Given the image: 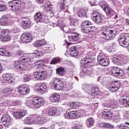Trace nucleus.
<instances>
[{
    "label": "nucleus",
    "mask_w": 129,
    "mask_h": 129,
    "mask_svg": "<svg viewBox=\"0 0 129 129\" xmlns=\"http://www.w3.org/2000/svg\"><path fill=\"white\" fill-rule=\"evenodd\" d=\"M13 89L11 88H6L3 90H0V96L1 97H6L9 96L11 93H12Z\"/></svg>",
    "instance_id": "b1692460"
},
{
    "label": "nucleus",
    "mask_w": 129,
    "mask_h": 129,
    "mask_svg": "<svg viewBox=\"0 0 129 129\" xmlns=\"http://www.w3.org/2000/svg\"><path fill=\"white\" fill-rule=\"evenodd\" d=\"M71 25L74 26V27H76V26H78V22H77V21H72L71 20Z\"/></svg>",
    "instance_id": "e2e57ef3"
},
{
    "label": "nucleus",
    "mask_w": 129,
    "mask_h": 129,
    "mask_svg": "<svg viewBox=\"0 0 129 129\" xmlns=\"http://www.w3.org/2000/svg\"><path fill=\"white\" fill-rule=\"evenodd\" d=\"M64 27L65 25L64 24H60L59 28H60L61 30L64 32Z\"/></svg>",
    "instance_id": "338daca9"
},
{
    "label": "nucleus",
    "mask_w": 129,
    "mask_h": 129,
    "mask_svg": "<svg viewBox=\"0 0 129 129\" xmlns=\"http://www.w3.org/2000/svg\"><path fill=\"white\" fill-rule=\"evenodd\" d=\"M21 60H22L23 62H33V58L31 57V54L21 56Z\"/></svg>",
    "instance_id": "2f4dec72"
},
{
    "label": "nucleus",
    "mask_w": 129,
    "mask_h": 129,
    "mask_svg": "<svg viewBox=\"0 0 129 129\" xmlns=\"http://www.w3.org/2000/svg\"><path fill=\"white\" fill-rule=\"evenodd\" d=\"M26 114V111H22L14 112L13 115L16 119H22V118L24 117Z\"/></svg>",
    "instance_id": "a878e982"
},
{
    "label": "nucleus",
    "mask_w": 129,
    "mask_h": 129,
    "mask_svg": "<svg viewBox=\"0 0 129 129\" xmlns=\"http://www.w3.org/2000/svg\"><path fill=\"white\" fill-rule=\"evenodd\" d=\"M65 1L64 0H61L60 1V8L61 10H64L65 8Z\"/></svg>",
    "instance_id": "13d9d810"
},
{
    "label": "nucleus",
    "mask_w": 129,
    "mask_h": 129,
    "mask_svg": "<svg viewBox=\"0 0 129 129\" xmlns=\"http://www.w3.org/2000/svg\"><path fill=\"white\" fill-rule=\"evenodd\" d=\"M23 23L24 24V26L25 27H30V25H31V20L27 18H23Z\"/></svg>",
    "instance_id": "79ce46f5"
},
{
    "label": "nucleus",
    "mask_w": 129,
    "mask_h": 129,
    "mask_svg": "<svg viewBox=\"0 0 129 129\" xmlns=\"http://www.w3.org/2000/svg\"><path fill=\"white\" fill-rule=\"evenodd\" d=\"M83 89L85 92H87L92 96H96V95L99 94V89L96 87L92 88L89 84L83 85Z\"/></svg>",
    "instance_id": "f03ea898"
},
{
    "label": "nucleus",
    "mask_w": 129,
    "mask_h": 129,
    "mask_svg": "<svg viewBox=\"0 0 129 129\" xmlns=\"http://www.w3.org/2000/svg\"><path fill=\"white\" fill-rule=\"evenodd\" d=\"M17 92L20 93L21 95H26L30 92V89L28 86H25L23 85L19 86L18 87Z\"/></svg>",
    "instance_id": "f3484780"
},
{
    "label": "nucleus",
    "mask_w": 129,
    "mask_h": 129,
    "mask_svg": "<svg viewBox=\"0 0 129 129\" xmlns=\"http://www.w3.org/2000/svg\"><path fill=\"white\" fill-rule=\"evenodd\" d=\"M32 102L33 105L37 108H40L43 105V102H44V99L42 97H35L33 98Z\"/></svg>",
    "instance_id": "ddd939ff"
},
{
    "label": "nucleus",
    "mask_w": 129,
    "mask_h": 129,
    "mask_svg": "<svg viewBox=\"0 0 129 129\" xmlns=\"http://www.w3.org/2000/svg\"><path fill=\"white\" fill-rule=\"evenodd\" d=\"M36 58H40L42 55V52L40 51H36L35 52L32 53Z\"/></svg>",
    "instance_id": "09e8293b"
},
{
    "label": "nucleus",
    "mask_w": 129,
    "mask_h": 129,
    "mask_svg": "<svg viewBox=\"0 0 129 129\" xmlns=\"http://www.w3.org/2000/svg\"><path fill=\"white\" fill-rule=\"evenodd\" d=\"M33 120L34 123H43V120L41 118V117L37 115H34Z\"/></svg>",
    "instance_id": "4c0bfd02"
},
{
    "label": "nucleus",
    "mask_w": 129,
    "mask_h": 129,
    "mask_svg": "<svg viewBox=\"0 0 129 129\" xmlns=\"http://www.w3.org/2000/svg\"><path fill=\"white\" fill-rule=\"evenodd\" d=\"M111 72L113 76H115L116 77H120V76H122L123 74H124V72L122 69H120L116 67H114L111 70Z\"/></svg>",
    "instance_id": "4468645a"
},
{
    "label": "nucleus",
    "mask_w": 129,
    "mask_h": 129,
    "mask_svg": "<svg viewBox=\"0 0 129 129\" xmlns=\"http://www.w3.org/2000/svg\"><path fill=\"white\" fill-rule=\"evenodd\" d=\"M11 116L9 114H4L1 118V121L4 123L5 126L7 127L10 125V121H11Z\"/></svg>",
    "instance_id": "412c9836"
},
{
    "label": "nucleus",
    "mask_w": 129,
    "mask_h": 129,
    "mask_svg": "<svg viewBox=\"0 0 129 129\" xmlns=\"http://www.w3.org/2000/svg\"><path fill=\"white\" fill-rule=\"evenodd\" d=\"M114 122L116 123H121V118L119 117V115H117L115 117V118L114 119Z\"/></svg>",
    "instance_id": "8fccbe9b"
},
{
    "label": "nucleus",
    "mask_w": 129,
    "mask_h": 129,
    "mask_svg": "<svg viewBox=\"0 0 129 129\" xmlns=\"http://www.w3.org/2000/svg\"><path fill=\"white\" fill-rule=\"evenodd\" d=\"M74 107H79L80 106V103L78 102H74L73 103Z\"/></svg>",
    "instance_id": "0e129e2a"
},
{
    "label": "nucleus",
    "mask_w": 129,
    "mask_h": 129,
    "mask_svg": "<svg viewBox=\"0 0 129 129\" xmlns=\"http://www.w3.org/2000/svg\"><path fill=\"white\" fill-rule=\"evenodd\" d=\"M2 104L4 106H8V105H11V104H10V101L9 100L4 101Z\"/></svg>",
    "instance_id": "052dcab7"
},
{
    "label": "nucleus",
    "mask_w": 129,
    "mask_h": 129,
    "mask_svg": "<svg viewBox=\"0 0 129 129\" xmlns=\"http://www.w3.org/2000/svg\"><path fill=\"white\" fill-rule=\"evenodd\" d=\"M3 78L4 80L9 82V83H14L15 79L11 76L10 74H4L3 75Z\"/></svg>",
    "instance_id": "c85d7f7f"
},
{
    "label": "nucleus",
    "mask_w": 129,
    "mask_h": 129,
    "mask_svg": "<svg viewBox=\"0 0 129 129\" xmlns=\"http://www.w3.org/2000/svg\"><path fill=\"white\" fill-rule=\"evenodd\" d=\"M8 20H9L8 16H2V18L0 19L1 24L2 26H6V25H7L8 23Z\"/></svg>",
    "instance_id": "f704fd0d"
},
{
    "label": "nucleus",
    "mask_w": 129,
    "mask_h": 129,
    "mask_svg": "<svg viewBox=\"0 0 129 129\" xmlns=\"http://www.w3.org/2000/svg\"><path fill=\"white\" fill-rule=\"evenodd\" d=\"M72 129H83V127L81 125H76L72 127Z\"/></svg>",
    "instance_id": "680f3d73"
},
{
    "label": "nucleus",
    "mask_w": 129,
    "mask_h": 129,
    "mask_svg": "<svg viewBox=\"0 0 129 129\" xmlns=\"http://www.w3.org/2000/svg\"><path fill=\"white\" fill-rule=\"evenodd\" d=\"M93 19L95 24H99V25L102 24V16L96 11H94L93 13Z\"/></svg>",
    "instance_id": "2eb2a0df"
},
{
    "label": "nucleus",
    "mask_w": 129,
    "mask_h": 129,
    "mask_svg": "<svg viewBox=\"0 0 129 129\" xmlns=\"http://www.w3.org/2000/svg\"><path fill=\"white\" fill-rule=\"evenodd\" d=\"M57 114V108H50L47 112L48 115H55Z\"/></svg>",
    "instance_id": "c9c22d12"
},
{
    "label": "nucleus",
    "mask_w": 129,
    "mask_h": 129,
    "mask_svg": "<svg viewBox=\"0 0 129 129\" xmlns=\"http://www.w3.org/2000/svg\"><path fill=\"white\" fill-rule=\"evenodd\" d=\"M112 62L116 65H123L126 64L125 58L122 59L120 56H114L112 58Z\"/></svg>",
    "instance_id": "6ab92c4d"
},
{
    "label": "nucleus",
    "mask_w": 129,
    "mask_h": 129,
    "mask_svg": "<svg viewBox=\"0 0 129 129\" xmlns=\"http://www.w3.org/2000/svg\"><path fill=\"white\" fill-rule=\"evenodd\" d=\"M102 35L104 36L100 38L99 41L100 43H104L106 42L107 40H111L115 37L116 35V30L110 29L108 28L105 30V31L102 32Z\"/></svg>",
    "instance_id": "f257e3e1"
},
{
    "label": "nucleus",
    "mask_w": 129,
    "mask_h": 129,
    "mask_svg": "<svg viewBox=\"0 0 129 129\" xmlns=\"http://www.w3.org/2000/svg\"><path fill=\"white\" fill-rule=\"evenodd\" d=\"M43 7L45 9L46 13H48V14H51V16H54V12H53L52 5L49 3H45Z\"/></svg>",
    "instance_id": "393cba45"
},
{
    "label": "nucleus",
    "mask_w": 129,
    "mask_h": 129,
    "mask_svg": "<svg viewBox=\"0 0 129 129\" xmlns=\"http://www.w3.org/2000/svg\"><path fill=\"white\" fill-rule=\"evenodd\" d=\"M47 42L44 40V39L38 40L37 41V44L38 47H40V46H44V45H46Z\"/></svg>",
    "instance_id": "49530a36"
},
{
    "label": "nucleus",
    "mask_w": 129,
    "mask_h": 129,
    "mask_svg": "<svg viewBox=\"0 0 129 129\" xmlns=\"http://www.w3.org/2000/svg\"><path fill=\"white\" fill-rule=\"evenodd\" d=\"M16 55L18 56V57H22V56L24 55V52L23 51L19 50L18 51H17Z\"/></svg>",
    "instance_id": "4d7b16f0"
},
{
    "label": "nucleus",
    "mask_w": 129,
    "mask_h": 129,
    "mask_svg": "<svg viewBox=\"0 0 129 129\" xmlns=\"http://www.w3.org/2000/svg\"><path fill=\"white\" fill-rule=\"evenodd\" d=\"M86 124L89 128L92 127L94 125V119L92 117L87 118L86 120Z\"/></svg>",
    "instance_id": "473e14b6"
},
{
    "label": "nucleus",
    "mask_w": 129,
    "mask_h": 129,
    "mask_svg": "<svg viewBox=\"0 0 129 129\" xmlns=\"http://www.w3.org/2000/svg\"><path fill=\"white\" fill-rule=\"evenodd\" d=\"M119 101L123 107H129V96L122 95Z\"/></svg>",
    "instance_id": "dca6fc26"
},
{
    "label": "nucleus",
    "mask_w": 129,
    "mask_h": 129,
    "mask_svg": "<svg viewBox=\"0 0 129 129\" xmlns=\"http://www.w3.org/2000/svg\"><path fill=\"white\" fill-rule=\"evenodd\" d=\"M116 129H129L128 126H125L121 124H119L116 126Z\"/></svg>",
    "instance_id": "5fc2aeb1"
},
{
    "label": "nucleus",
    "mask_w": 129,
    "mask_h": 129,
    "mask_svg": "<svg viewBox=\"0 0 129 129\" xmlns=\"http://www.w3.org/2000/svg\"><path fill=\"white\" fill-rule=\"evenodd\" d=\"M65 68L64 67H60L56 69V74H58L59 76H63L65 73Z\"/></svg>",
    "instance_id": "72a5a7b5"
},
{
    "label": "nucleus",
    "mask_w": 129,
    "mask_h": 129,
    "mask_svg": "<svg viewBox=\"0 0 129 129\" xmlns=\"http://www.w3.org/2000/svg\"><path fill=\"white\" fill-rule=\"evenodd\" d=\"M7 10V6L5 5L0 4V12H4Z\"/></svg>",
    "instance_id": "6e6d98bb"
},
{
    "label": "nucleus",
    "mask_w": 129,
    "mask_h": 129,
    "mask_svg": "<svg viewBox=\"0 0 129 129\" xmlns=\"http://www.w3.org/2000/svg\"><path fill=\"white\" fill-rule=\"evenodd\" d=\"M33 122H34V118L32 117H28L24 120L25 124H32Z\"/></svg>",
    "instance_id": "58836bf2"
},
{
    "label": "nucleus",
    "mask_w": 129,
    "mask_h": 129,
    "mask_svg": "<svg viewBox=\"0 0 129 129\" xmlns=\"http://www.w3.org/2000/svg\"><path fill=\"white\" fill-rule=\"evenodd\" d=\"M69 41L70 42H77L80 40V35L78 33H76L74 35H68Z\"/></svg>",
    "instance_id": "cd10ccee"
},
{
    "label": "nucleus",
    "mask_w": 129,
    "mask_h": 129,
    "mask_svg": "<svg viewBox=\"0 0 129 129\" xmlns=\"http://www.w3.org/2000/svg\"><path fill=\"white\" fill-rule=\"evenodd\" d=\"M21 101H17L12 102V103L10 104L11 106H18L19 105H21Z\"/></svg>",
    "instance_id": "864d4df0"
},
{
    "label": "nucleus",
    "mask_w": 129,
    "mask_h": 129,
    "mask_svg": "<svg viewBox=\"0 0 129 129\" xmlns=\"http://www.w3.org/2000/svg\"><path fill=\"white\" fill-rule=\"evenodd\" d=\"M82 27H92V23L88 20L83 22Z\"/></svg>",
    "instance_id": "37998d69"
},
{
    "label": "nucleus",
    "mask_w": 129,
    "mask_h": 129,
    "mask_svg": "<svg viewBox=\"0 0 129 129\" xmlns=\"http://www.w3.org/2000/svg\"><path fill=\"white\" fill-rule=\"evenodd\" d=\"M31 76L32 77V79H33V80H41L39 72H35L34 74L32 75Z\"/></svg>",
    "instance_id": "ea45409f"
},
{
    "label": "nucleus",
    "mask_w": 129,
    "mask_h": 129,
    "mask_svg": "<svg viewBox=\"0 0 129 129\" xmlns=\"http://www.w3.org/2000/svg\"><path fill=\"white\" fill-rule=\"evenodd\" d=\"M52 87L55 90H62L64 88V84L62 80L55 79L53 81Z\"/></svg>",
    "instance_id": "9d476101"
},
{
    "label": "nucleus",
    "mask_w": 129,
    "mask_h": 129,
    "mask_svg": "<svg viewBox=\"0 0 129 129\" xmlns=\"http://www.w3.org/2000/svg\"><path fill=\"white\" fill-rule=\"evenodd\" d=\"M97 61L102 66L106 67L109 65V59L106 58L105 55L103 54H100L97 56Z\"/></svg>",
    "instance_id": "1a4fd4ad"
},
{
    "label": "nucleus",
    "mask_w": 129,
    "mask_h": 129,
    "mask_svg": "<svg viewBox=\"0 0 129 129\" xmlns=\"http://www.w3.org/2000/svg\"><path fill=\"white\" fill-rule=\"evenodd\" d=\"M20 32H21L20 28L17 27L13 28L12 30V33L14 34H18V33H20Z\"/></svg>",
    "instance_id": "603ef678"
},
{
    "label": "nucleus",
    "mask_w": 129,
    "mask_h": 129,
    "mask_svg": "<svg viewBox=\"0 0 129 129\" xmlns=\"http://www.w3.org/2000/svg\"><path fill=\"white\" fill-rule=\"evenodd\" d=\"M104 126H105V127H108V128L110 129H112L113 128V127H114L113 125H111V124H109L108 123H105L104 124Z\"/></svg>",
    "instance_id": "bf43d9fd"
},
{
    "label": "nucleus",
    "mask_w": 129,
    "mask_h": 129,
    "mask_svg": "<svg viewBox=\"0 0 129 129\" xmlns=\"http://www.w3.org/2000/svg\"><path fill=\"white\" fill-rule=\"evenodd\" d=\"M0 33L3 35L1 37L2 42H8V41H10L12 39L8 29H0Z\"/></svg>",
    "instance_id": "423d86ee"
},
{
    "label": "nucleus",
    "mask_w": 129,
    "mask_h": 129,
    "mask_svg": "<svg viewBox=\"0 0 129 129\" xmlns=\"http://www.w3.org/2000/svg\"><path fill=\"white\" fill-rule=\"evenodd\" d=\"M47 85L45 84H40L38 85L35 86V90L40 95L44 94L47 91Z\"/></svg>",
    "instance_id": "9b49d317"
},
{
    "label": "nucleus",
    "mask_w": 129,
    "mask_h": 129,
    "mask_svg": "<svg viewBox=\"0 0 129 129\" xmlns=\"http://www.w3.org/2000/svg\"><path fill=\"white\" fill-rule=\"evenodd\" d=\"M26 105L28 106V107H33L34 104H33V100H27L25 102Z\"/></svg>",
    "instance_id": "de8ad7c7"
},
{
    "label": "nucleus",
    "mask_w": 129,
    "mask_h": 129,
    "mask_svg": "<svg viewBox=\"0 0 129 129\" xmlns=\"http://www.w3.org/2000/svg\"><path fill=\"white\" fill-rule=\"evenodd\" d=\"M29 64L21 63L18 61H15L14 67L16 70H20L21 71H25V70H29L30 69Z\"/></svg>",
    "instance_id": "0eeeda50"
},
{
    "label": "nucleus",
    "mask_w": 129,
    "mask_h": 129,
    "mask_svg": "<svg viewBox=\"0 0 129 129\" xmlns=\"http://www.w3.org/2000/svg\"><path fill=\"white\" fill-rule=\"evenodd\" d=\"M21 7V2L18 0H14L9 3V7L10 10L16 12L20 9Z\"/></svg>",
    "instance_id": "6e6552de"
},
{
    "label": "nucleus",
    "mask_w": 129,
    "mask_h": 129,
    "mask_svg": "<svg viewBox=\"0 0 129 129\" xmlns=\"http://www.w3.org/2000/svg\"><path fill=\"white\" fill-rule=\"evenodd\" d=\"M67 34H75V30L74 29H71L67 32Z\"/></svg>",
    "instance_id": "69168bd1"
},
{
    "label": "nucleus",
    "mask_w": 129,
    "mask_h": 129,
    "mask_svg": "<svg viewBox=\"0 0 129 129\" xmlns=\"http://www.w3.org/2000/svg\"><path fill=\"white\" fill-rule=\"evenodd\" d=\"M99 4L101 6V8L104 11V12L107 14L110 18H112L113 16L115 15V12L111 9V8L108 7L107 3L105 2H100Z\"/></svg>",
    "instance_id": "7ed1b4c3"
},
{
    "label": "nucleus",
    "mask_w": 129,
    "mask_h": 129,
    "mask_svg": "<svg viewBox=\"0 0 129 129\" xmlns=\"http://www.w3.org/2000/svg\"><path fill=\"white\" fill-rule=\"evenodd\" d=\"M88 72H89L88 70H87V69L86 68H84V69L82 70L80 73V75L81 78H84L85 76H86V75H87V74H88Z\"/></svg>",
    "instance_id": "a19ab883"
},
{
    "label": "nucleus",
    "mask_w": 129,
    "mask_h": 129,
    "mask_svg": "<svg viewBox=\"0 0 129 129\" xmlns=\"http://www.w3.org/2000/svg\"><path fill=\"white\" fill-rule=\"evenodd\" d=\"M112 114L113 113L110 110L104 109V111L102 112V117L105 119V120H108V119H110L112 117Z\"/></svg>",
    "instance_id": "aec40b11"
},
{
    "label": "nucleus",
    "mask_w": 129,
    "mask_h": 129,
    "mask_svg": "<svg viewBox=\"0 0 129 129\" xmlns=\"http://www.w3.org/2000/svg\"><path fill=\"white\" fill-rule=\"evenodd\" d=\"M32 75H24L23 77L24 81H30L31 79H33Z\"/></svg>",
    "instance_id": "c03bdc74"
},
{
    "label": "nucleus",
    "mask_w": 129,
    "mask_h": 129,
    "mask_svg": "<svg viewBox=\"0 0 129 129\" xmlns=\"http://www.w3.org/2000/svg\"><path fill=\"white\" fill-rule=\"evenodd\" d=\"M68 51H69L70 55L72 57H77V56L79 55V53H78V51L77 50V48H76V46H71L70 47V49L67 47L66 53H67Z\"/></svg>",
    "instance_id": "4be33fe9"
},
{
    "label": "nucleus",
    "mask_w": 129,
    "mask_h": 129,
    "mask_svg": "<svg viewBox=\"0 0 129 129\" xmlns=\"http://www.w3.org/2000/svg\"><path fill=\"white\" fill-rule=\"evenodd\" d=\"M80 63L81 67H85L86 68L94 65L93 59L89 55L86 56L84 58L81 60Z\"/></svg>",
    "instance_id": "39448f33"
},
{
    "label": "nucleus",
    "mask_w": 129,
    "mask_h": 129,
    "mask_svg": "<svg viewBox=\"0 0 129 129\" xmlns=\"http://www.w3.org/2000/svg\"><path fill=\"white\" fill-rule=\"evenodd\" d=\"M7 53H8V52L5 48H0V55H2V56H7Z\"/></svg>",
    "instance_id": "3c124183"
},
{
    "label": "nucleus",
    "mask_w": 129,
    "mask_h": 129,
    "mask_svg": "<svg viewBox=\"0 0 129 129\" xmlns=\"http://www.w3.org/2000/svg\"><path fill=\"white\" fill-rule=\"evenodd\" d=\"M119 43L120 46L124 48L129 47V34L124 33L121 34L119 37Z\"/></svg>",
    "instance_id": "20e7f679"
},
{
    "label": "nucleus",
    "mask_w": 129,
    "mask_h": 129,
    "mask_svg": "<svg viewBox=\"0 0 129 129\" xmlns=\"http://www.w3.org/2000/svg\"><path fill=\"white\" fill-rule=\"evenodd\" d=\"M21 40L23 43H28L32 40V35L29 33H23L21 36Z\"/></svg>",
    "instance_id": "5701e85b"
},
{
    "label": "nucleus",
    "mask_w": 129,
    "mask_h": 129,
    "mask_svg": "<svg viewBox=\"0 0 129 129\" xmlns=\"http://www.w3.org/2000/svg\"><path fill=\"white\" fill-rule=\"evenodd\" d=\"M34 21L36 23H42L43 22V15L41 12H37L35 14Z\"/></svg>",
    "instance_id": "7c9ffc66"
},
{
    "label": "nucleus",
    "mask_w": 129,
    "mask_h": 129,
    "mask_svg": "<svg viewBox=\"0 0 129 129\" xmlns=\"http://www.w3.org/2000/svg\"><path fill=\"white\" fill-rule=\"evenodd\" d=\"M90 4L91 5V7H93V6H95V1H90Z\"/></svg>",
    "instance_id": "774afa93"
},
{
    "label": "nucleus",
    "mask_w": 129,
    "mask_h": 129,
    "mask_svg": "<svg viewBox=\"0 0 129 129\" xmlns=\"http://www.w3.org/2000/svg\"><path fill=\"white\" fill-rule=\"evenodd\" d=\"M59 100L60 95L58 93H54L49 97L50 102H58Z\"/></svg>",
    "instance_id": "c756f323"
},
{
    "label": "nucleus",
    "mask_w": 129,
    "mask_h": 129,
    "mask_svg": "<svg viewBox=\"0 0 129 129\" xmlns=\"http://www.w3.org/2000/svg\"><path fill=\"white\" fill-rule=\"evenodd\" d=\"M57 63H61V58L59 57H55L52 59L50 64L55 65Z\"/></svg>",
    "instance_id": "e433bc0d"
},
{
    "label": "nucleus",
    "mask_w": 129,
    "mask_h": 129,
    "mask_svg": "<svg viewBox=\"0 0 129 129\" xmlns=\"http://www.w3.org/2000/svg\"><path fill=\"white\" fill-rule=\"evenodd\" d=\"M120 87V83L117 81H113L110 85V91L111 92H116Z\"/></svg>",
    "instance_id": "a211bd4d"
},
{
    "label": "nucleus",
    "mask_w": 129,
    "mask_h": 129,
    "mask_svg": "<svg viewBox=\"0 0 129 129\" xmlns=\"http://www.w3.org/2000/svg\"><path fill=\"white\" fill-rule=\"evenodd\" d=\"M39 74L40 76V80H45L47 77V74L45 72L42 71L39 72Z\"/></svg>",
    "instance_id": "a18cd8bd"
},
{
    "label": "nucleus",
    "mask_w": 129,
    "mask_h": 129,
    "mask_svg": "<svg viewBox=\"0 0 129 129\" xmlns=\"http://www.w3.org/2000/svg\"><path fill=\"white\" fill-rule=\"evenodd\" d=\"M80 115H81V113L77 111H73L69 112L67 111L65 114V117L69 119L70 118H78Z\"/></svg>",
    "instance_id": "f8f14e48"
},
{
    "label": "nucleus",
    "mask_w": 129,
    "mask_h": 129,
    "mask_svg": "<svg viewBox=\"0 0 129 129\" xmlns=\"http://www.w3.org/2000/svg\"><path fill=\"white\" fill-rule=\"evenodd\" d=\"M81 31L82 33H84L85 34H90V33H92L94 32V27L93 26L89 27H82L81 28Z\"/></svg>",
    "instance_id": "bb28decb"
}]
</instances>
